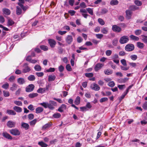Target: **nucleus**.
<instances>
[{
	"label": "nucleus",
	"mask_w": 147,
	"mask_h": 147,
	"mask_svg": "<svg viewBox=\"0 0 147 147\" xmlns=\"http://www.w3.org/2000/svg\"><path fill=\"white\" fill-rule=\"evenodd\" d=\"M129 40V38L127 36H123L121 37L119 42L121 44L127 43Z\"/></svg>",
	"instance_id": "f257e3e1"
},
{
	"label": "nucleus",
	"mask_w": 147,
	"mask_h": 147,
	"mask_svg": "<svg viewBox=\"0 0 147 147\" xmlns=\"http://www.w3.org/2000/svg\"><path fill=\"white\" fill-rule=\"evenodd\" d=\"M48 108L51 110H53L54 109V106L57 105V103L55 102L50 100L49 103H48Z\"/></svg>",
	"instance_id": "f03ea898"
},
{
	"label": "nucleus",
	"mask_w": 147,
	"mask_h": 147,
	"mask_svg": "<svg viewBox=\"0 0 147 147\" xmlns=\"http://www.w3.org/2000/svg\"><path fill=\"white\" fill-rule=\"evenodd\" d=\"M28 65V64L27 63H25L23 65L24 68L22 71L23 73H26L29 72L31 70L30 67Z\"/></svg>",
	"instance_id": "7ed1b4c3"
},
{
	"label": "nucleus",
	"mask_w": 147,
	"mask_h": 147,
	"mask_svg": "<svg viewBox=\"0 0 147 147\" xmlns=\"http://www.w3.org/2000/svg\"><path fill=\"white\" fill-rule=\"evenodd\" d=\"M134 47L133 44H129L126 45L125 47L126 51H132L134 50Z\"/></svg>",
	"instance_id": "20e7f679"
},
{
	"label": "nucleus",
	"mask_w": 147,
	"mask_h": 147,
	"mask_svg": "<svg viewBox=\"0 0 147 147\" xmlns=\"http://www.w3.org/2000/svg\"><path fill=\"white\" fill-rule=\"evenodd\" d=\"M9 131L11 134L14 136H18L20 134L19 130L16 129L10 130Z\"/></svg>",
	"instance_id": "39448f33"
},
{
	"label": "nucleus",
	"mask_w": 147,
	"mask_h": 147,
	"mask_svg": "<svg viewBox=\"0 0 147 147\" xmlns=\"http://www.w3.org/2000/svg\"><path fill=\"white\" fill-rule=\"evenodd\" d=\"M48 41V43L51 48H53L55 47L56 42L54 40L51 39H49Z\"/></svg>",
	"instance_id": "423d86ee"
},
{
	"label": "nucleus",
	"mask_w": 147,
	"mask_h": 147,
	"mask_svg": "<svg viewBox=\"0 0 147 147\" xmlns=\"http://www.w3.org/2000/svg\"><path fill=\"white\" fill-rule=\"evenodd\" d=\"M112 30L114 32H119L121 31V28L117 25L113 26Z\"/></svg>",
	"instance_id": "0eeeda50"
},
{
	"label": "nucleus",
	"mask_w": 147,
	"mask_h": 147,
	"mask_svg": "<svg viewBox=\"0 0 147 147\" xmlns=\"http://www.w3.org/2000/svg\"><path fill=\"white\" fill-rule=\"evenodd\" d=\"M73 38L71 36L68 35L66 37L65 41L68 44H70L73 41Z\"/></svg>",
	"instance_id": "6e6552de"
},
{
	"label": "nucleus",
	"mask_w": 147,
	"mask_h": 147,
	"mask_svg": "<svg viewBox=\"0 0 147 147\" xmlns=\"http://www.w3.org/2000/svg\"><path fill=\"white\" fill-rule=\"evenodd\" d=\"M34 87V85L33 84H30L26 88V91L27 92H30L32 91Z\"/></svg>",
	"instance_id": "1a4fd4ad"
},
{
	"label": "nucleus",
	"mask_w": 147,
	"mask_h": 147,
	"mask_svg": "<svg viewBox=\"0 0 147 147\" xmlns=\"http://www.w3.org/2000/svg\"><path fill=\"white\" fill-rule=\"evenodd\" d=\"M91 88L92 90L96 91L99 90L100 89V88L98 85L95 83H94L93 84L91 85Z\"/></svg>",
	"instance_id": "9d476101"
},
{
	"label": "nucleus",
	"mask_w": 147,
	"mask_h": 147,
	"mask_svg": "<svg viewBox=\"0 0 147 147\" xmlns=\"http://www.w3.org/2000/svg\"><path fill=\"white\" fill-rule=\"evenodd\" d=\"M15 123L11 121H8L7 123V126L9 128L13 127H15Z\"/></svg>",
	"instance_id": "9b49d317"
},
{
	"label": "nucleus",
	"mask_w": 147,
	"mask_h": 147,
	"mask_svg": "<svg viewBox=\"0 0 147 147\" xmlns=\"http://www.w3.org/2000/svg\"><path fill=\"white\" fill-rule=\"evenodd\" d=\"M103 65L100 63H99L96 64L95 67V70L96 71H98L103 66Z\"/></svg>",
	"instance_id": "f8f14e48"
},
{
	"label": "nucleus",
	"mask_w": 147,
	"mask_h": 147,
	"mask_svg": "<svg viewBox=\"0 0 147 147\" xmlns=\"http://www.w3.org/2000/svg\"><path fill=\"white\" fill-rule=\"evenodd\" d=\"M66 109V105L65 104H62L61 106L59 108L58 111L60 112H62L64 110Z\"/></svg>",
	"instance_id": "ddd939ff"
},
{
	"label": "nucleus",
	"mask_w": 147,
	"mask_h": 147,
	"mask_svg": "<svg viewBox=\"0 0 147 147\" xmlns=\"http://www.w3.org/2000/svg\"><path fill=\"white\" fill-rule=\"evenodd\" d=\"M125 12L126 15V18L128 19H131L132 15V12L129 10H127Z\"/></svg>",
	"instance_id": "4468645a"
},
{
	"label": "nucleus",
	"mask_w": 147,
	"mask_h": 147,
	"mask_svg": "<svg viewBox=\"0 0 147 147\" xmlns=\"http://www.w3.org/2000/svg\"><path fill=\"white\" fill-rule=\"evenodd\" d=\"M17 82L20 84H23L26 82L25 79L23 78H19L17 79Z\"/></svg>",
	"instance_id": "2eb2a0df"
},
{
	"label": "nucleus",
	"mask_w": 147,
	"mask_h": 147,
	"mask_svg": "<svg viewBox=\"0 0 147 147\" xmlns=\"http://www.w3.org/2000/svg\"><path fill=\"white\" fill-rule=\"evenodd\" d=\"M128 78H120L117 80V82H118L120 83H125L128 80Z\"/></svg>",
	"instance_id": "dca6fc26"
},
{
	"label": "nucleus",
	"mask_w": 147,
	"mask_h": 147,
	"mask_svg": "<svg viewBox=\"0 0 147 147\" xmlns=\"http://www.w3.org/2000/svg\"><path fill=\"white\" fill-rule=\"evenodd\" d=\"M3 137L8 139H12V137L9 134L6 132H4L3 133Z\"/></svg>",
	"instance_id": "f3484780"
},
{
	"label": "nucleus",
	"mask_w": 147,
	"mask_h": 147,
	"mask_svg": "<svg viewBox=\"0 0 147 147\" xmlns=\"http://www.w3.org/2000/svg\"><path fill=\"white\" fill-rule=\"evenodd\" d=\"M21 127L26 130L28 129L29 128V125L28 123L24 122L22 123Z\"/></svg>",
	"instance_id": "a211bd4d"
},
{
	"label": "nucleus",
	"mask_w": 147,
	"mask_h": 147,
	"mask_svg": "<svg viewBox=\"0 0 147 147\" xmlns=\"http://www.w3.org/2000/svg\"><path fill=\"white\" fill-rule=\"evenodd\" d=\"M56 76L54 75H49L48 76V80L49 82L53 81L55 80Z\"/></svg>",
	"instance_id": "6ab92c4d"
},
{
	"label": "nucleus",
	"mask_w": 147,
	"mask_h": 147,
	"mask_svg": "<svg viewBox=\"0 0 147 147\" xmlns=\"http://www.w3.org/2000/svg\"><path fill=\"white\" fill-rule=\"evenodd\" d=\"M3 13L7 15H9L11 13L10 10L7 8H3L2 10Z\"/></svg>",
	"instance_id": "aec40b11"
},
{
	"label": "nucleus",
	"mask_w": 147,
	"mask_h": 147,
	"mask_svg": "<svg viewBox=\"0 0 147 147\" xmlns=\"http://www.w3.org/2000/svg\"><path fill=\"white\" fill-rule=\"evenodd\" d=\"M13 109L16 112L18 113H20L22 111V109L19 107L15 106L13 107Z\"/></svg>",
	"instance_id": "412c9836"
},
{
	"label": "nucleus",
	"mask_w": 147,
	"mask_h": 147,
	"mask_svg": "<svg viewBox=\"0 0 147 147\" xmlns=\"http://www.w3.org/2000/svg\"><path fill=\"white\" fill-rule=\"evenodd\" d=\"M43 109L42 107H38L36 109V113H39L42 112L43 111Z\"/></svg>",
	"instance_id": "4be33fe9"
},
{
	"label": "nucleus",
	"mask_w": 147,
	"mask_h": 147,
	"mask_svg": "<svg viewBox=\"0 0 147 147\" xmlns=\"http://www.w3.org/2000/svg\"><path fill=\"white\" fill-rule=\"evenodd\" d=\"M16 12L17 15H20L22 12L21 9L18 6H16Z\"/></svg>",
	"instance_id": "5701e85b"
},
{
	"label": "nucleus",
	"mask_w": 147,
	"mask_h": 147,
	"mask_svg": "<svg viewBox=\"0 0 147 147\" xmlns=\"http://www.w3.org/2000/svg\"><path fill=\"white\" fill-rule=\"evenodd\" d=\"M119 1L117 0H112L110 2V4L111 5H117Z\"/></svg>",
	"instance_id": "b1692460"
},
{
	"label": "nucleus",
	"mask_w": 147,
	"mask_h": 147,
	"mask_svg": "<svg viewBox=\"0 0 147 147\" xmlns=\"http://www.w3.org/2000/svg\"><path fill=\"white\" fill-rule=\"evenodd\" d=\"M101 32L104 34H107L108 32V29L107 27L103 28L101 29Z\"/></svg>",
	"instance_id": "393cba45"
},
{
	"label": "nucleus",
	"mask_w": 147,
	"mask_h": 147,
	"mask_svg": "<svg viewBox=\"0 0 147 147\" xmlns=\"http://www.w3.org/2000/svg\"><path fill=\"white\" fill-rule=\"evenodd\" d=\"M14 24V22L10 19H8L7 21V26H12Z\"/></svg>",
	"instance_id": "a878e982"
},
{
	"label": "nucleus",
	"mask_w": 147,
	"mask_h": 147,
	"mask_svg": "<svg viewBox=\"0 0 147 147\" xmlns=\"http://www.w3.org/2000/svg\"><path fill=\"white\" fill-rule=\"evenodd\" d=\"M7 113L9 115H15L16 114V113L13 110H7Z\"/></svg>",
	"instance_id": "bb28decb"
},
{
	"label": "nucleus",
	"mask_w": 147,
	"mask_h": 147,
	"mask_svg": "<svg viewBox=\"0 0 147 147\" xmlns=\"http://www.w3.org/2000/svg\"><path fill=\"white\" fill-rule=\"evenodd\" d=\"M104 72L106 75H109L112 74L113 71L110 69H107L105 70Z\"/></svg>",
	"instance_id": "cd10ccee"
},
{
	"label": "nucleus",
	"mask_w": 147,
	"mask_h": 147,
	"mask_svg": "<svg viewBox=\"0 0 147 147\" xmlns=\"http://www.w3.org/2000/svg\"><path fill=\"white\" fill-rule=\"evenodd\" d=\"M18 86L16 84L14 83L13 84L12 86L10 88V90L12 91H14L17 89Z\"/></svg>",
	"instance_id": "c85d7f7f"
},
{
	"label": "nucleus",
	"mask_w": 147,
	"mask_h": 147,
	"mask_svg": "<svg viewBox=\"0 0 147 147\" xmlns=\"http://www.w3.org/2000/svg\"><path fill=\"white\" fill-rule=\"evenodd\" d=\"M130 38L133 40L138 41L139 40V38L136 36H135L133 35H131L129 36Z\"/></svg>",
	"instance_id": "c756f323"
},
{
	"label": "nucleus",
	"mask_w": 147,
	"mask_h": 147,
	"mask_svg": "<svg viewBox=\"0 0 147 147\" xmlns=\"http://www.w3.org/2000/svg\"><path fill=\"white\" fill-rule=\"evenodd\" d=\"M38 144L42 147H47L48 145L43 142H38Z\"/></svg>",
	"instance_id": "7c9ffc66"
},
{
	"label": "nucleus",
	"mask_w": 147,
	"mask_h": 147,
	"mask_svg": "<svg viewBox=\"0 0 147 147\" xmlns=\"http://www.w3.org/2000/svg\"><path fill=\"white\" fill-rule=\"evenodd\" d=\"M74 103L76 105H78L80 103V98L79 96H78L75 100Z\"/></svg>",
	"instance_id": "2f4dec72"
},
{
	"label": "nucleus",
	"mask_w": 147,
	"mask_h": 147,
	"mask_svg": "<svg viewBox=\"0 0 147 147\" xmlns=\"http://www.w3.org/2000/svg\"><path fill=\"white\" fill-rule=\"evenodd\" d=\"M51 125L50 123H47L43 126L42 127V129L45 130L47 128L50 127Z\"/></svg>",
	"instance_id": "473e14b6"
},
{
	"label": "nucleus",
	"mask_w": 147,
	"mask_h": 147,
	"mask_svg": "<svg viewBox=\"0 0 147 147\" xmlns=\"http://www.w3.org/2000/svg\"><path fill=\"white\" fill-rule=\"evenodd\" d=\"M142 40L145 43H147V36L144 35H142Z\"/></svg>",
	"instance_id": "72a5a7b5"
},
{
	"label": "nucleus",
	"mask_w": 147,
	"mask_h": 147,
	"mask_svg": "<svg viewBox=\"0 0 147 147\" xmlns=\"http://www.w3.org/2000/svg\"><path fill=\"white\" fill-rule=\"evenodd\" d=\"M28 79L30 81H33L35 79V78L34 75H32L28 77Z\"/></svg>",
	"instance_id": "f704fd0d"
},
{
	"label": "nucleus",
	"mask_w": 147,
	"mask_h": 147,
	"mask_svg": "<svg viewBox=\"0 0 147 147\" xmlns=\"http://www.w3.org/2000/svg\"><path fill=\"white\" fill-rule=\"evenodd\" d=\"M46 91L45 88H40L37 90V92L38 93H42L45 92Z\"/></svg>",
	"instance_id": "c9c22d12"
},
{
	"label": "nucleus",
	"mask_w": 147,
	"mask_h": 147,
	"mask_svg": "<svg viewBox=\"0 0 147 147\" xmlns=\"http://www.w3.org/2000/svg\"><path fill=\"white\" fill-rule=\"evenodd\" d=\"M38 94L37 93H33L29 94L28 96L30 98H33L37 96Z\"/></svg>",
	"instance_id": "e433bc0d"
},
{
	"label": "nucleus",
	"mask_w": 147,
	"mask_h": 147,
	"mask_svg": "<svg viewBox=\"0 0 147 147\" xmlns=\"http://www.w3.org/2000/svg\"><path fill=\"white\" fill-rule=\"evenodd\" d=\"M135 4L138 6H140L142 5V2L138 0H136L134 1Z\"/></svg>",
	"instance_id": "4c0bfd02"
},
{
	"label": "nucleus",
	"mask_w": 147,
	"mask_h": 147,
	"mask_svg": "<svg viewBox=\"0 0 147 147\" xmlns=\"http://www.w3.org/2000/svg\"><path fill=\"white\" fill-rule=\"evenodd\" d=\"M34 69L36 71H40L41 69V67L38 65H36L34 66Z\"/></svg>",
	"instance_id": "58836bf2"
},
{
	"label": "nucleus",
	"mask_w": 147,
	"mask_h": 147,
	"mask_svg": "<svg viewBox=\"0 0 147 147\" xmlns=\"http://www.w3.org/2000/svg\"><path fill=\"white\" fill-rule=\"evenodd\" d=\"M37 121V120L36 119L31 121L30 122V125L31 126H34Z\"/></svg>",
	"instance_id": "ea45409f"
},
{
	"label": "nucleus",
	"mask_w": 147,
	"mask_h": 147,
	"mask_svg": "<svg viewBox=\"0 0 147 147\" xmlns=\"http://www.w3.org/2000/svg\"><path fill=\"white\" fill-rule=\"evenodd\" d=\"M40 48L42 50L44 51H47L48 49V47L47 46L44 45L40 46Z\"/></svg>",
	"instance_id": "a19ab883"
},
{
	"label": "nucleus",
	"mask_w": 147,
	"mask_h": 147,
	"mask_svg": "<svg viewBox=\"0 0 147 147\" xmlns=\"http://www.w3.org/2000/svg\"><path fill=\"white\" fill-rule=\"evenodd\" d=\"M87 11L90 15H93V9L90 8H87L86 9Z\"/></svg>",
	"instance_id": "79ce46f5"
},
{
	"label": "nucleus",
	"mask_w": 147,
	"mask_h": 147,
	"mask_svg": "<svg viewBox=\"0 0 147 147\" xmlns=\"http://www.w3.org/2000/svg\"><path fill=\"white\" fill-rule=\"evenodd\" d=\"M40 105L43 106L45 108H48V103L43 102L40 103Z\"/></svg>",
	"instance_id": "37998d69"
},
{
	"label": "nucleus",
	"mask_w": 147,
	"mask_h": 147,
	"mask_svg": "<svg viewBox=\"0 0 147 147\" xmlns=\"http://www.w3.org/2000/svg\"><path fill=\"white\" fill-rule=\"evenodd\" d=\"M138 47L140 49H142L144 47V44L143 43L141 42H138L137 43Z\"/></svg>",
	"instance_id": "c03bdc74"
},
{
	"label": "nucleus",
	"mask_w": 147,
	"mask_h": 147,
	"mask_svg": "<svg viewBox=\"0 0 147 147\" xmlns=\"http://www.w3.org/2000/svg\"><path fill=\"white\" fill-rule=\"evenodd\" d=\"M53 117L54 118H58L60 117L61 115L59 113H55L53 115Z\"/></svg>",
	"instance_id": "a18cd8bd"
},
{
	"label": "nucleus",
	"mask_w": 147,
	"mask_h": 147,
	"mask_svg": "<svg viewBox=\"0 0 147 147\" xmlns=\"http://www.w3.org/2000/svg\"><path fill=\"white\" fill-rule=\"evenodd\" d=\"M98 22L101 25H103L105 24V22L102 19H98Z\"/></svg>",
	"instance_id": "49530a36"
},
{
	"label": "nucleus",
	"mask_w": 147,
	"mask_h": 147,
	"mask_svg": "<svg viewBox=\"0 0 147 147\" xmlns=\"http://www.w3.org/2000/svg\"><path fill=\"white\" fill-rule=\"evenodd\" d=\"M131 59L133 60H136L137 58V56L135 55H132L130 56Z\"/></svg>",
	"instance_id": "de8ad7c7"
},
{
	"label": "nucleus",
	"mask_w": 147,
	"mask_h": 147,
	"mask_svg": "<svg viewBox=\"0 0 147 147\" xmlns=\"http://www.w3.org/2000/svg\"><path fill=\"white\" fill-rule=\"evenodd\" d=\"M129 65L131 67L135 68L137 66V64L136 63L133 62H129Z\"/></svg>",
	"instance_id": "09e8293b"
},
{
	"label": "nucleus",
	"mask_w": 147,
	"mask_h": 147,
	"mask_svg": "<svg viewBox=\"0 0 147 147\" xmlns=\"http://www.w3.org/2000/svg\"><path fill=\"white\" fill-rule=\"evenodd\" d=\"M142 33V31L140 30H137L135 31V33L136 35H140Z\"/></svg>",
	"instance_id": "8fccbe9b"
},
{
	"label": "nucleus",
	"mask_w": 147,
	"mask_h": 147,
	"mask_svg": "<svg viewBox=\"0 0 147 147\" xmlns=\"http://www.w3.org/2000/svg\"><path fill=\"white\" fill-rule=\"evenodd\" d=\"M14 103L18 106H21L22 105V103L21 102L16 100L14 101Z\"/></svg>",
	"instance_id": "3c124183"
},
{
	"label": "nucleus",
	"mask_w": 147,
	"mask_h": 147,
	"mask_svg": "<svg viewBox=\"0 0 147 147\" xmlns=\"http://www.w3.org/2000/svg\"><path fill=\"white\" fill-rule=\"evenodd\" d=\"M108 10L106 8H104L102 9L101 12V14H105L107 13L108 12Z\"/></svg>",
	"instance_id": "603ef678"
},
{
	"label": "nucleus",
	"mask_w": 147,
	"mask_h": 147,
	"mask_svg": "<svg viewBox=\"0 0 147 147\" xmlns=\"http://www.w3.org/2000/svg\"><path fill=\"white\" fill-rule=\"evenodd\" d=\"M112 51L111 50H107L105 52L107 56H110L111 55Z\"/></svg>",
	"instance_id": "864d4df0"
},
{
	"label": "nucleus",
	"mask_w": 147,
	"mask_h": 147,
	"mask_svg": "<svg viewBox=\"0 0 147 147\" xmlns=\"http://www.w3.org/2000/svg\"><path fill=\"white\" fill-rule=\"evenodd\" d=\"M131 9L133 11H135L136 10L138 9L139 7L136 6L135 5H133L130 7Z\"/></svg>",
	"instance_id": "5fc2aeb1"
},
{
	"label": "nucleus",
	"mask_w": 147,
	"mask_h": 147,
	"mask_svg": "<svg viewBox=\"0 0 147 147\" xmlns=\"http://www.w3.org/2000/svg\"><path fill=\"white\" fill-rule=\"evenodd\" d=\"M85 76L87 77L90 78L92 77L93 76V74L92 73H86L85 74Z\"/></svg>",
	"instance_id": "6e6d98bb"
},
{
	"label": "nucleus",
	"mask_w": 147,
	"mask_h": 147,
	"mask_svg": "<svg viewBox=\"0 0 147 147\" xmlns=\"http://www.w3.org/2000/svg\"><path fill=\"white\" fill-rule=\"evenodd\" d=\"M118 40L117 39H114L112 41V43L113 45L116 46L118 43Z\"/></svg>",
	"instance_id": "4d7b16f0"
},
{
	"label": "nucleus",
	"mask_w": 147,
	"mask_h": 147,
	"mask_svg": "<svg viewBox=\"0 0 147 147\" xmlns=\"http://www.w3.org/2000/svg\"><path fill=\"white\" fill-rule=\"evenodd\" d=\"M9 85L7 83L3 84L2 86V87L5 89H7L9 87Z\"/></svg>",
	"instance_id": "13d9d810"
},
{
	"label": "nucleus",
	"mask_w": 147,
	"mask_h": 147,
	"mask_svg": "<svg viewBox=\"0 0 147 147\" xmlns=\"http://www.w3.org/2000/svg\"><path fill=\"white\" fill-rule=\"evenodd\" d=\"M3 93L5 97H8L9 95V92L6 91H3Z\"/></svg>",
	"instance_id": "bf43d9fd"
},
{
	"label": "nucleus",
	"mask_w": 147,
	"mask_h": 147,
	"mask_svg": "<svg viewBox=\"0 0 147 147\" xmlns=\"http://www.w3.org/2000/svg\"><path fill=\"white\" fill-rule=\"evenodd\" d=\"M108 98H107L104 97L101 98L100 100V102H102L108 100Z\"/></svg>",
	"instance_id": "052dcab7"
},
{
	"label": "nucleus",
	"mask_w": 147,
	"mask_h": 147,
	"mask_svg": "<svg viewBox=\"0 0 147 147\" xmlns=\"http://www.w3.org/2000/svg\"><path fill=\"white\" fill-rule=\"evenodd\" d=\"M66 68L67 70L69 71H71L72 70V69L69 64L67 65H66Z\"/></svg>",
	"instance_id": "680f3d73"
},
{
	"label": "nucleus",
	"mask_w": 147,
	"mask_h": 147,
	"mask_svg": "<svg viewBox=\"0 0 147 147\" xmlns=\"http://www.w3.org/2000/svg\"><path fill=\"white\" fill-rule=\"evenodd\" d=\"M108 85L110 87H113L114 86L115 84L113 81H112L109 82L108 84Z\"/></svg>",
	"instance_id": "e2e57ef3"
},
{
	"label": "nucleus",
	"mask_w": 147,
	"mask_h": 147,
	"mask_svg": "<svg viewBox=\"0 0 147 147\" xmlns=\"http://www.w3.org/2000/svg\"><path fill=\"white\" fill-rule=\"evenodd\" d=\"M96 36L98 38L101 39L103 37V35L102 34H96Z\"/></svg>",
	"instance_id": "0e129e2a"
},
{
	"label": "nucleus",
	"mask_w": 147,
	"mask_h": 147,
	"mask_svg": "<svg viewBox=\"0 0 147 147\" xmlns=\"http://www.w3.org/2000/svg\"><path fill=\"white\" fill-rule=\"evenodd\" d=\"M120 61L121 63L124 65L126 66L127 65V63L126 60L125 59H122Z\"/></svg>",
	"instance_id": "69168bd1"
},
{
	"label": "nucleus",
	"mask_w": 147,
	"mask_h": 147,
	"mask_svg": "<svg viewBox=\"0 0 147 147\" xmlns=\"http://www.w3.org/2000/svg\"><path fill=\"white\" fill-rule=\"evenodd\" d=\"M59 71L60 72H62L64 69V67L62 65H60L58 67Z\"/></svg>",
	"instance_id": "338daca9"
},
{
	"label": "nucleus",
	"mask_w": 147,
	"mask_h": 147,
	"mask_svg": "<svg viewBox=\"0 0 147 147\" xmlns=\"http://www.w3.org/2000/svg\"><path fill=\"white\" fill-rule=\"evenodd\" d=\"M142 107L143 108L146 110L147 109V101L145 102L143 105Z\"/></svg>",
	"instance_id": "774afa93"
}]
</instances>
